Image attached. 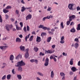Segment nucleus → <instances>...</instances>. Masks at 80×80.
<instances>
[{
  "instance_id": "f257e3e1",
  "label": "nucleus",
  "mask_w": 80,
  "mask_h": 80,
  "mask_svg": "<svg viewBox=\"0 0 80 80\" xmlns=\"http://www.w3.org/2000/svg\"><path fill=\"white\" fill-rule=\"evenodd\" d=\"M26 64L23 61V60H21V61H19L17 63V65L15 66L17 67H22V66H25Z\"/></svg>"
},
{
  "instance_id": "f03ea898",
  "label": "nucleus",
  "mask_w": 80,
  "mask_h": 80,
  "mask_svg": "<svg viewBox=\"0 0 80 80\" xmlns=\"http://www.w3.org/2000/svg\"><path fill=\"white\" fill-rule=\"evenodd\" d=\"M55 52V50L53 49H51V50H48L47 51H45V53H49L51 54L52 53H53Z\"/></svg>"
},
{
  "instance_id": "7ed1b4c3",
  "label": "nucleus",
  "mask_w": 80,
  "mask_h": 80,
  "mask_svg": "<svg viewBox=\"0 0 80 80\" xmlns=\"http://www.w3.org/2000/svg\"><path fill=\"white\" fill-rule=\"evenodd\" d=\"M13 26L12 25H9L8 24H7L5 26L6 29L7 30V31H10V29L9 28H12Z\"/></svg>"
},
{
  "instance_id": "20e7f679",
  "label": "nucleus",
  "mask_w": 80,
  "mask_h": 80,
  "mask_svg": "<svg viewBox=\"0 0 80 80\" xmlns=\"http://www.w3.org/2000/svg\"><path fill=\"white\" fill-rule=\"evenodd\" d=\"M45 63H44V66L47 67L49 63V59L48 58H46V60L45 61Z\"/></svg>"
},
{
  "instance_id": "39448f33",
  "label": "nucleus",
  "mask_w": 80,
  "mask_h": 80,
  "mask_svg": "<svg viewBox=\"0 0 80 80\" xmlns=\"http://www.w3.org/2000/svg\"><path fill=\"white\" fill-rule=\"evenodd\" d=\"M74 5V4H69L68 6V8L69 10H73V6Z\"/></svg>"
},
{
  "instance_id": "423d86ee",
  "label": "nucleus",
  "mask_w": 80,
  "mask_h": 80,
  "mask_svg": "<svg viewBox=\"0 0 80 80\" xmlns=\"http://www.w3.org/2000/svg\"><path fill=\"white\" fill-rule=\"evenodd\" d=\"M32 16L31 14H28V15H27L26 17V20H29L30 19H31L32 18Z\"/></svg>"
},
{
  "instance_id": "0eeeda50",
  "label": "nucleus",
  "mask_w": 80,
  "mask_h": 80,
  "mask_svg": "<svg viewBox=\"0 0 80 80\" xmlns=\"http://www.w3.org/2000/svg\"><path fill=\"white\" fill-rule=\"evenodd\" d=\"M19 48L21 51H22V52H23V51H25V48L24 46H23L22 45H21L20 46Z\"/></svg>"
},
{
  "instance_id": "6e6552de",
  "label": "nucleus",
  "mask_w": 80,
  "mask_h": 80,
  "mask_svg": "<svg viewBox=\"0 0 80 80\" xmlns=\"http://www.w3.org/2000/svg\"><path fill=\"white\" fill-rule=\"evenodd\" d=\"M16 42H18V43H21V39L20 38H17L16 39Z\"/></svg>"
},
{
  "instance_id": "1a4fd4ad",
  "label": "nucleus",
  "mask_w": 80,
  "mask_h": 80,
  "mask_svg": "<svg viewBox=\"0 0 80 80\" xmlns=\"http://www.w3.org/2000/svg\"><path fill=\"white\" fill-rule=\"evenodd\" d=\"M71 70L73 72H76V71L78 70V69H77L76 68L74 67H73L72 68Z\"/></svg>"
},
{
  "instance_id": "9d476101",
  "label": "nucleus",
  "mask_w": 80,
  "mask_h": 80,
  "mask_svg": "<svg viewBox=\"0 0 80 80\" xmlns=\"http://www.w3.org/2000/svg\"><path fill=\"white\" fill-rule=\"evenodd\" d=\"M70 32H71V33H75L76 32V30H75V28H73L70 30Z\"/></svg>"
},
{
  "instance_id": "9b49d317",
  "label": "nucleus",
  "mask_w": 80,
  "mask_h": 80,
  "mask_svg": "<svg viewBox=\"0 0 80 80\" xmlns=\"http://www.w3.org/2000/svg\"><path fill=\"white\" fill-rule=\"evenodd\" d=\"M3 12L4 13H7L9 12L8 10H7V9H6V8H4L3 10Z\"/></svg>"
},
{
  "instance_id": "f8f14e48",
  "label": "nucleus",
  "mask_w": 80,
  "mask_h": 80,
  "mask_svg": "<svg viewBox=\"0 0 80 80\" xmlns=\"http://www.w3.org/2000/svg\"><path fill=\"white\" fill-rule=\"evenodd\" d=\"M41 38H40V37L37 36L36 39V41L37 42H40L41 41Z\"/></svg>"
},
{
  "instance_id": "ddd939ff",
  "label": "nucleus",
  "mask_w": 80,
  "mask_h": 80,
  "mask_svg": "<svg viewBox=\"0 0 80 80\" xmlns=\"http://www.w3.org/2000/svg\"><path fill=\"white\" fill-rule=\"evenodd\" d=\"M76 18V16L75 15H72L69 17V18H72V20H74Z\"/></svg>"
},
{
  "instance_id": "4468645a",
  "label": "nucleus",
  "mask_w": 80,
  "mask_h": 80,
  "mask_svg": "<svg viewBox=\"0 0 80 80\" xmlns=\"http://www.w3.org/2000/svg\"><path fill=\"white\" fill-rule=\"evenodd\" d=\"M28 57H29V54L28 53V52H26L25 55V58H28Z\"/></svg>"
},
{
  "instance_id": "2eb2a0df",
  "label": "nucleus",
  "mask_w": 80,
  "mask_h": 80,
  "mask_svg": "<svg viewBox=\"0 0 80 80\" xmlns=\"http://www.w3.org/2000/svg\"><path fill=\"white\" fill-rule=\"evenodd\" d=\"M51 77L52 78H53V77H54V72H53V71H51Z\"/></svg>"
},
{
  "instance_id": "dca6fc26",
  "label": "nucleus",
  "mask_w": 80,
  "mask_h": 80,
  "mask_svg": "<svg viewBox=\"0 0 80 80\" xmlns=\"http://www.w3.org/2000/svg\"><path fill=\"white\" fill-rule=\"evenodd\" d=\"M33 49L34 51H35L36 52H37L39 50L38 48L36 47H34Z\"/></svg>"
},
{
  "instance_id": "f3484780",
  "label": "nucleus",
  "mask_w": 80,
  "mask_h": 80,
  "mask_svg": "<svg viewBox=\"0 0 80 80\" xmlns=\"http://www.w3.org/2000/svg\"><path fill=\"white\" fill-rule=\"evenodd\" d=\"M30 34H29L28 35H27L25 37V40L26 42H27V39L29 38H30Z\"/></svg>"
},
{
  "instance_id": "a211bd4d",
  "label": "nucleus",
  "mask_w": 80,
  "mask_h": 80,
  "mask_svg": "<svg viewBox=\"0 0 80 80\" xmlns=\"http://www.w3.org/2000/svg\"><path fill=\"white\" fill-rule=\"evenodd\" d=\"M19 58H22V55L19 54L16 57V59H17V60H18Z\"/></svg>"
},
{
  "instance_id": "6ab92c4d",
  "label": "nucleus",
  "mask_w": 80,
  "mask_h": 80,
  "mask_svg": "<svg viewBox=\"0 0 80 80\" xmlns=\"http://www.w3.org/2000/svg\"><path fill=\"white\" fill-rule=\"evenodd\" d=\"M7 46H0V48L1 50H4L5 48H7Z\"/></svg>"
},
{
  "instance_id": "aec40b11",
  "label": "nucleus",
  "mask_w": 80,
  "mask_h": 80,
  "mask_svg": "<svg viewBox=\"0 0 80 80\" xmlns=\"http://www.w3.org/2000/svg\"><path fill=\"white\" fill-rule=\"evenodd\" d=\"M17 77L18 80H21L22 78V76L21 75H17Z\"/></svg>"
},
{
  "instance_id": "412c9836",
  "label": "nucleus",
  "mask_w": 80,
  "mask_h": 80,
  "mask_svg": "<svg viewBox=\"0 0 80 80\" xmlns=\"http://www.w3.org/2000/svg\"><path fill=\"white\" fill-rule=\"evenodd\" d=\"M18 71L19 72H22V68L21 66H18Z\"/></svg>"
},
{
  "instance_id": "4be33fe9",
  "label": "nucleus",
  "mask_w": 80,
  "mask_h": 80,
  "mask_svg": "<svg viewBox=\"0 0 80 80\" xmlns=\"http://www.w3.org/2000/svg\"><path fill=\"white\" fill-rule=\"evenodd\" d=\"M51 40H52V37H49L47 39V42H50L51 41Z\"/></svg>"
},
{
  "instance_id": "5701e85b",
  "label": "nucleus",
  "mask_w": 80,
  "mask_h": 80,
  "mask_svg": "<svg viewBox=\"0 0 80 80\" xmlns=\"http://www.w3.org/2000/svg\"><path fill=\"white\" fill-rule=\"evenodd\" d=\"M73 59L72 58L71 59L69 62V63L71 65H72L73 64Z\"/></svg>"
},
{
  "instance_id": "b1692460",
  "label": "nucleus",
  "mask_w": 80,
  "mask_h": 80,
  "mask_svg": "<svg viewBox=\"0 0 80 80\" xmlns=\"http://www.w3.org/2000/svg\"><path fill=\"white\" fill-rule=\"evenodd\" d=\"M14 58V56H13V55H12L10 56V60L12 61L13 60Z\"/></svg>"
},
{
  "instance_id": "393cba45",
  "label": "nucleus",
  "mask_w": 80,
  "mask_h": 80,
  "mask_svg": "<svg viewBox=\"0 0 80 80\" xmlns=\"http://www.w3.org/2000/svg\"><path fill=\"white\" fill-rule=\"evenodd\" d=\"M32 7H30L29 8H26L27 10H30L29 11V12H32Z\"/></svg>"
},
{
  "instance_id": "a878e982",
  "label": "nucleus",
  "mask_w": 80,
  "mask_h": 80,
  "mask_svg": "<svg viewBox=\"0 0 80 80\" xmlns=\"http://www.w3.org/2000/svg\"><path fill=\"white\" fill-rule=\"evenodd\" d=\"M5 8L7 10H9V9L12 8V6H8Z\"/></svg>"
},
{
  "instance_id": "bb28decb",
  "label": "nucleus",
  "mask_w": 80,
  "mask_h": 80,
  "mask_svg": "<svg viewBox=\"0 0 80 80\" xmlns=\"http://www.w3.org/2000/svg\"><path fill=\"white\" fill-rule=\"evenodd\" d=\"M26 8H25V7L23 6L22 7V9H21V12H23L25 10H26Z\"/></svg>"
},
{
  "instance_id": "cd10ccee",
  "label": "nucleus",
  "mask_w": 80,
  "mask_h": 80,
  "mask_svg": "<svg viewBox=\"0 0 80 80\" xmlns=\"http://www.w3.org/2000/svg\"><path fill=\"white\" fill-rule=\"evenodd\" d=\"M11 77V75L10 74H9L7 76V80H10Z\"/></svg>"
},
{
  "instance_id": "c85d7f7f",
  "label": "nucleus",
  "mask_w": 80,
  "mask_h": 80,
  "mask_svg": "<svg viewBox=\"0 0 80 80\" xmlns=\"http://www.w3.org/2000/svg\"><path fill=\"white\" fill-rule=\"evenodd\" d=\"M61 27L62 28V29L63 28H64V26H63V22H62L61 23Z\"/></svg>"
},
{
  "instance_id": "c756f323",
  "label": "nucleus",
  "mask_w": 80,
  "mask_h": 80,
  "mask_svg": "<svg viewBox=\"0 0 80 80\" xmlns=\"http://www.w3.org/2000/svg\"><path fill=\"white\" fill-rule=\"evenodd\" d=\"M74 47L75 48H78V44L77 43H76L74 44Z\"/></svg>"
},
{
  "instance_id": "7c9ffc66",
  "label": "nucleus",
  "mask_w": 80,
  "mask_h": 80,
  "mask_svg": "<svg viewBox=\"0 0 80 80\" xmlns=\"http://www.w3.org/2000/svg\"><path fill=\"white\" fill-rule=\"evenodd\" d=\"M60 75H61V77H65V74L63 72H60Z\"/></svg>"
},
{
  "instance_id": "2f4dec72",
  "label": "nucleus",
  "mask_w": 80,
  "mask_h": 80,
  "mask_svg": "<svg viewBox=\"0 0 80 80\" xmlns=\"http://www.w3.org/2000/svg\"><path fill=\"white\" fill-rule=\"evenodd\" d=\"M16 28L17 30H19L21 29L20 27H18V25H16Z\"/></svg>"
},
{
  "instance_id": "473e14b6",
  "label": "nucleus",
  "mask_w": 80,
  "mask_h": 80,
  "mask_svg": "<svg viewBox=\"0 0 80 80\" xmlns=\"http://www.w3.org/2000/svg\"><path fill=\"white\" fill-rule=\"evenodd\" d=\"M38 75H40V76H43V74L42 72H38Z\"/></svg>"
},
{
  "instance_id": "72a5a7b5",
  "label": "nucleus",
  "mask_w": 80,
  "mask_h": 80,
  "mask_svg": "<svg viewBox=\"0 0 80 80\" xmlns=\"http://www.w3.org/2000/svg\"><path fill=\"white\" fill-rule=\"evenodd\" d=\"M33 36H31L29 38V40L31 42H32L33 40Z\"/></svg>"
},
{
  "instance_id": "f704fd0d",
  "label": "nucleus",
  "mask_w": 80,
  "mask_h": 80,
  "mask_svg": "<svg viewBox=\"0 0 80 80\" xmlns=\"http://www.w3.org/2000/svg\"><path fill=\"white\" fill-rule=\"evenodd\" d=\"M41 35V37H43V36H45V35H46V33L42 32Z\"/></svg>"
},
{
  "instance_id": "c9c22d12",
  "label": "nucleus",
  "mask_w": 80,
  "mask_h": 80,
  "mask_svg": "<svg viewBox=\"0 0 80 80\" xmlns=\"http://www.w3.org/2000/svg\"><path fill=\"white\" fill-rule=\"evenodd\" d=\"M74 41L77 42V43H78L79 42V40H78V38H76L74 39Z\"/></svg>"
},
{
  "instance_id": "e433bc0d",
  "label": "nucleus",
  "mask_w": 80,
  "mask_h": 80,
  "mask_svg": "<svg viewBox=\"0 0 80 80\" xmlns=\"http://www.w3.org/2000/svg\"><path fill=\"white\" fill-rule=\"evenodd\" d=\"M0 23H2V22H3L2 18V16H1V15H0Z\"/></svg>"
},
{
  "instance_id": "4c0bfd02",
  "label": "nucleus",
  "mask_w": 80,
  "mask_h": 80,
  "mask_svg": "<svg viewBox=\"0 0 80 80\" xmlns=\"http://www.w3.org/2000/svg\"><path fill=\"white\" fill-rule=\"evenodd\" d=\"M48 33L49 35H53V32H52L51 31H48Z\"/></svg>"
},
{
  "instance_id": "58836bf2",
  "label": "nucleus",
  "mask_w": 80,
  "mask_h": 80,
  "mask_svg": "<svg viewBox=\"0 0 80 80\" xmlns=\"http://www.w3.org/2000/svg\"><path fill=\"white\" fill-rule=\"evenodd\" d=\"M44 26L43 25H41L39 26L38 28H43V27Z\"/></svg>"
},
{
  "instance_id": "ea45409f",
  "label": "nucleus",
  "mask_w": 80,
  "mask_h": 80,
  "mask_svg": "<svg viewBox=\"0 0 80 80\" xmlns=\"http://www.w3.org/2000/svg\"><path fill=\"white\" fill-rule=\"evenodd\" d=\"M6 78V75H4L3 77L2 78V80H5Z\"/></svg>"
},
{
  "instance_id": "a19ab883",
  "label": "nucleus",
  "mask_w": 80,
  "mask_h": 80,
  "mask_svg": "<svg viewBox=\"0 0 80 80\" xmlns=\"http://www.w3.org/2000/svg\"><path fill=\"white\" fill-rule=\"evenodd\" d=\"M8 37H6L5 38H3L2 39V40H8Z\"/></svg>"
},
{
  "instance_id": "79ce46f5",
  "label": "nucleus",
  "mask_w": 80,
  "mask_h": 80,
  "mask_svg": "<svg viewBox=\"0 0 80 80\" xmlns=\"http://www.w3.org/2000/svg\"><path fill=\"white\" fill-rule=\"evenodd\" d=\"M19 24L21 26V28L23 27V23L22 22H20Z\"/></svg>"
},
{
  "instance_id": "37998d69",
  "label": "nucleus",
  "mask_w": 80,
  "mask_h": 80,
  "mask_svg": "<svg viewBox=\"0 0 80 80\" xmlns=\"http://www.w3.org/2000/svg\"><path fill=\"white\" fill-rule=\"evenodd\" d=\"M27 29L28 31H30V27L28 26H27Z\"/></svg>"
},
{
  "instance_id": "c03bdc74",
  "label": "nucleus",
  "mask_w": 80,
  "mask_h": 80,
  "mask_svg": "<svg viewBox=\"0 0 80 80\" xmlns=\"http://www.w3.org/2000/svg\"><path fill=\"white\" fill-rule=\"evenodd\" d=\"M42 29H43V30H47V27H46L43 26Z\"/></svg>"
},
{
  "instance_id": "a18cd8bd",
  "label": "nucleus",
  "mask_w": 80,
  "mask_h": 80,
  "mask_svg": "<svg viewBox=\"0 0 80 80\" xmlns=\"http://www.w3.org/2000/svg\"><path fill=\"white\" fill-rule=\"evenodd\" d=\"M70 22L69 21H68L67 22V25H70Z\"/></svg>"
},
{
  "instance_id": "49530a36",
  "label": "nucleus",
  "mask_w": 80,
  "mask_h": 80,
  "mask_svg": "<svg viewBox=\"0 0 80 80\" xmlns=\"http://www.w3.org/2000/svg\"><path fill=\"white\" fill-rule=\"evenodd\" d=\"M60 43H65V41L63 40H61L60 41Z\"/></svg>"
},
{
  "instance_id": "de8ad7c7",
  "label": "nucleus",
  "mask_w": 80,
  "mask_h": 80,
  "mask_svg": "<svg viewBox=\"0 0 80 80\" xmlns=\"http://www.w3.org/2000/svg\"><path fill=\"white\" fill-rule=\"evenodd\" d=\"M12 72L13 74H15V69H13L12 70Z\"/></svg>"
},
{
  "instance_id": "09e8293b",
  "label": "nucleus",
  "mask_w": 80,
  "mask_h": 80,
  "mask_svg": "<svg viewBox=\"0 0 80 80\" xmlns=\"http://www.w3.org/2000/svg\"><path fill=\"white\" fill-rule=\"evenodd\" d=\"M39 55L41 56H44V53H43L42 52L40 53Z\"/></svg>"
},
{
  "instance_id": "8fccbe9b",
  "label": "nucleus",
  "mask_w": 80,
  "mask_h": 80,
  "mask_svg": "<svg viewBox=\"0 0 80 80\" xmlns=\"http://www.w3.org/2000/svg\"><path fill=\"white\" fill-rule=\"evenodd\" d=\"M34 62L36 64H38V60L37 59H35Z\"/></svg>"
},
{
  "instance_id": "3c124183",
  "label": "nucleus",
  "mask_w": 80,
  "mask_h": 80,
  "mask_svg": "<svg viewBox=\"0 0 80 80\" xmlns=\"http://www.w3.org/2000/svg\"><path fill=\"white\" fill-rule=\"evenodd\" d=\"M8 15L7 14L5 15V19H6V20H7V19L8 18Z\"/></svg>"
},
{
  "instance_id": "603ef678",
  "label": "nucleus",
  "mask_w": 80,
  "mask_h": 80,
  "mask_svg": "<svg viewBox=\"0 0 80 80\" xmlns=\"http://www.w3.org/2000/svg\"><path fill=\"white\" fill-rule=\"evenodd\" d=\"M23 30L25 32H27V29H26V27H24L23 28Z\"/></svg>"
},
{
  "instance_id": "864d4df0",
  "label": "nucleus",
  "mask_w": 80,
  "mask_h": 80,
  "mask_svg": "<svg viewBox=\"0 0 80 80\" xmlns=\"http://www.w3.org/2000/svg\"><path fill=\"white\" fill-rule=\"evenodd\" d=\"M62 55H64V56H67V53H65V52H63Z\"/></svg>"
},
{
  "instance_id": "5fc2aeb1",
  "label": "nucleus",
  "mask_w": 80,
  "mask_h": 80,
  "mask_svg": "<svg viewBox=\"0 0 80 80\" xmlns=\"http://www.w3.org/2000/svg\"><path fill=\"white\" fill-rule=\"evenodd\" d=\"M34 61H35V60H34V59H32L30 60V62L32 63H33V62H34Z\"/></svg>"
},
{
  "instance_id": "6e6d98bb",
  "label": "nucleus",
  "mask_w": 80,
  "mask_h": 80,
  "mask_svg": "<svg viewBox=\"0 0 80 80\" xmlns=\"http://www.w3.org/2000/svg\"><path fill=\"white\" fill-rule=\"evenodd\" d=\"M52 9V8H49L48 9H47V11H48V12H50L51 11V9Z\"/></svg>"
},
{
  "instance_id": "4d7b16f0",
  "label": "nucleus",
  "mask_w": 80,
  "mask_h": 80,
  "mask_svg": "<svg viewBox=\"0 0 80 80\" xmlns=\"http://www.w3.org/2000/svg\"><path fill=\"white\" fill-rule=\"evenodd\" d=\"M16 13H17V14H18V13H19V11H18V10H16Z\"/></svg>"
},
{
  "instance_id": "13d9d810",
  "label": "nucleus",
  "mask_w": 80,
  "mask_h": 80,
  "mask_svg": "<svg viewBox=\"0 0 80 80\" xmlns=\"http://www.w3.org/2000/svg\"><path fill=\"white\" fill-rule=\"evenodd\" d=\"M52 48H53V49H54V48H55V45H53L52 46Z\"/></svg>"
},
{
  "instance_id": "bf43d9fd",
  "label": "nucleus",
  "mask_w": 80,
  "mask_h": 80,
  "mask_svg": "<svg viewBox=\"0 0 80 80\" xmlns=\"http://www.w3.org/2000/svg\"><path fill=\"white\" fill-rule=\"evenodd\" d=\"M17 23H18V21H16L14 23L15 26H16V25H18L17 24Z\"/></svg>"
},
{
  "instance_id": "052dcab7",
  "label": "nucleus",
  "mask_w": 80,
  "mask_h": 80,
  "mask_svg": "<svg viewBox=\"0 0 80 80\" xmlns=\"http://www.w3.org/2000/svg\"><path fill=\"white\" fill-rule=\"evenodd\" d=\"M77 10H80V8L79 6H78L77 8Z\"/></svg>"
},
{
  "instance_id": "680f3d73",
  "label": "nucleus",
  "mask_w": 80,
  "mask_h": 80,
  "mask_svg": "<svg viewBox=\"0 0 80 80\" xmlns=\"http://www.w3.org/2000/svg\"><path fill=\"white\" fill-rule=\"evenodd\" d=\"M77 76H75L73 80H78V79H77Z\"/></svg>"
},
{
  "instance_id": "e2e57ef3",
  "label": "nucleus",
  "mask_w": 80,
  "mask_h": 80,
  "mask_svg": "<svg viewBox=\"0 0 80 80\" xmlns=\"http://www.w3.org/2000/svg\"><path fill=\"white\" fill-rule=\"evenodd\" d=\"M47 19H50V17L49 16H48L47 17H46Z\"/></svg>"
},
{
  "instance_id": "0e129e2a",
  "label": "nucleus",
  "mask_w": 80,
  "mask_h": 80,
  "mask_svg": "<svg viewBox=\"0 0 80 80\" xmlns=\"http://www.w3.org/2000/svg\"><path fill=\"white\" fill-rule=\"evenodd\" d=\"M77 30H78V31L79 30H80V28L79 27H77Z\"/></svg>"
},
{
  "instance_id": "69168bd1",
  "label": "nucleus",
  "mask_w": 80,
  "mask_h": 80,
  "mask_svg": "<svg viewBox=\"0 0 80 80\" xmlns=\"http://www.w3.org/2000/svg\"><path fill=\"white\" fill-rule=\"evenodd\" d=\"M74 23L73 22H71L70 25H74Z\"/></svg>"
},
{
  "instance_id": "338daca9",
  "label": "nucleus",
  "mask_w": 80,
  "mask_h": 80,
  "mask_svg": "<svg viewBox=\"0 0 80 80\" xmlns=\"http://www.w3.org/2000/svg\"><path fill=\"white\" fill-rule=\"evenodd\" d=\"M21 2L23 4H25V2L23 1V0H22L21 1Z\"/></svg>"
},
{
  "instance_id": "774afa93",
  "label": "nucleus",
  "mask_w": 80,
  "mask_h": 80,
  "mask_svg": "<svg viewBox=\"0 0 80 80\" xmlns=\"http://www.w3.org/2000/svg\"><path fill=\"white\" fill-rule=\"evenodd\" d=\"M61 40H64V36H63L61 38Z\"/></svg>"
}]
</instances>
